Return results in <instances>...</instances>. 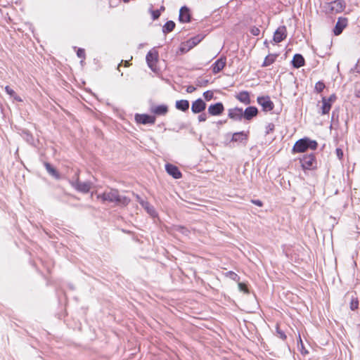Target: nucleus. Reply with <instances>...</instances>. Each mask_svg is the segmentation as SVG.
<instances>
[{
	"mask_svg": "<svg viewBox=\"0 0 360 360\" xmlns=\"http://www.w3.org/2000/svg\"><path fill=\"white\" fill-rule=\"evenodd\" d=\"M97 198L102 202L115 203L118 206H127L130 202V199L124 195H120L117 189L108 188L101 194L97 195Z\"/></svg>",
	"mask_w": 360,
	"mask_h": 360,
	"instance_id": "f257e3e1",
	"label": "nucleus"
},
{
	"mask_svg": "<svg viewBox=\"0 0 360 360\" xmlns=\"http://www.w3.org/2000/svg\"><path fill=\"white\" fill-rule=\"evenodd\" d=\"M317 146L318 143L316 141L311 140L308 138H303L296 141L292 150L295 153H303L308 148L315 150Z\"/></svg>",
	"mask_w": 360,
	"mask_h": 360,
	"instance_id": "f03ea898",
	"label": "nucleus"
},
{
	"mask_svg": "<svg viewBox=\"0 0 360 360\" xmlns=\"http://www.w3.org/2000/svg\"><path fill=\"white\" fill-rule=\"evenodd\" d=\"M70 183L75 189L83 193H89L92 186V183L91 181H88L85 182H81L79 181L78 171L76 172L75 178H73L70 181Z\"/></svg>",
	"mask_w": 360,
	"mask_h": 360,
	"instance_id": "7ed1b4c3",
	"label": "nucleus"
},
{
	"mask_svg": "<svg viewBox=\"0 0 360 360\" xmlns=\"http://www.w3.org/2000/svg\"><path fill=\"white\" fill-rule=\"evenodd\" d=\"M302 167L304 169H311L316 167V162L313 153L305 155L300 159Z\"/></svg>",
	"mask_w": 360,
	"mask_h": 360,
	"instance_id": "20e7f679",
	"label": "nucleus"
},
{
	"mask_svg": "<svg viewBox=\"0 0 360 360\" xmlns=\"http://www.w3.org/2000/svg\"><path fill=\"white\" fill-rule=\"evenodd\" d=\"M257 101L262 107V110L264 112L271 111L274 108V104L269 96H258Z\"/></svg>",
	"mask_w": 360,
	"mask_h": 360,
	"instance_id": "39448f33",
	"label": "nucleus"
},
{
	"mask_svg": "<svg viewBox=\"0 0 360 360\" xmlns=\"http://www.w3.org/2000/svg\"><path fill=\"white\" fill-rule=\"evenodd\" d=\"M146 60L148 67L153 71H155L156 69L157 62L158 60V52L154 50L148 51L146 55Z\"/></svg>",
	"mask_w": 360,
	"mask_h": 360,
	"instance_id": "423d86ee",
	"label": "nucleus"
},
{
	"mask_svg": "<svg viewBox=\"0 0 360 360\" xmlns=\"http://www.w3.org/2000/svg\"><path fill=\"white\" fill-rule=\"evenodd\" d=\"M135 121L142 124H153L155 122V117L148 114H136Z\"/></svg>",
	"mask_w": 360,
	"mask_h": 360,
	"instance_id": "0eeeda50",
	"label": "nucleus"
},
{
	"mask_svg": "<svg viewBox=\"0 0 360 360\" xmlns=\"http://www.w3.org/2000/svg\"><path fill=\"white\" fill-rule=\"evenodd\" d=\"M345 7V4L342 1L336 0L332 1L328 4L327 9L329 10L331 13H340L342 12Z\"/></svg>",
	"mask_w": 360,
	"mask_h": 360,
	"instance_id": "6e6552de",
	"label": "nucleus"
},
{
	"mask_svg": "<svg viewBox=\"0 0 360 360\" xmlns=\"http://www.w3.org/2000/svg\"><path fill=\"white\" fill-rule=\"evenodd\" d=\"M287 37V30L285 26H280L274 34L273 40L276 43H280Z\"/></svg>",
	"mask_w": 360,
	"mask_h": 360,
	"instance_id": "1a4fd4ad",
	"label": "nucleus"
},
{
	"mask_svg": "<svg viewBox=\"0 0 360 360\" xmlns=\"http://www.w3.org/2000/svg\"><path fill=\"white\" fill-rule=\"evenodd\" d=\"M243 108L236 107L229 110L228 117L235 121H241L243 118Z\"/></svg>",
	"mask_w": 360,
	"mask_h": 360,
	"instance_id": "9d476101",
	"label": "nucleus"
},
{
	"mask_svg": "<svg viewBox=\"0 0 360 360\" xmlns=\"http://www.w3.org/2000/svg\"><path fill=\"white\" fill-rule=\"evenodd\" d=\"M202 38L203 37L200 35H197L195 37L191 38L190 39L186 41V44H184V46L186 47L181 48V51L185 52L190 50L191 49L198 44L201 41Z\"/></svg>",
	"mask_w": 360,
	"mask_h": 360,
	"instance_id": "9b49d317",
	"label": "nucleus"
},
{
	"mask_svg": "<svg viewBox=\"0 0 360 360\" xmlns=\"http://www.w3.org/2000/svg\"><path fill=\"white\" fill-rule=\"evenodd\" d=\"M224 110V107L223 103L221 102L210 105L208 108V113L212 116L220 115Z\"/></svg>",
	"mask_w": 360,
	"mask_h": 360,
	"instance_id": "f8f14e48",
	"label": "nucleus"
},
{
	"mask_svg": "<svg viewBox=\"0 0 360 360\" xmlns=\"http://www.w3.org/2000/svg\"><path fill=\"white\" fill-rule=\"evenodd\" d=\"M165 170L170 176H172L173 178L176 179H180L182 176L181 172L179 169V168L172 164H166Z\"/></svg>",
	"mask_w": 360,
	"mask_h": 360,
	"instance_id": "ddd939ff",
	"label": "nucleus"
},
{
	"mask_svg": "<svg viewBox=\"0 0 360 360\" xmlns=\"http://www.w3.org/2000/svg\"><path fill=\"white\" fill-rule=\"evenodd\" d=\"M347 25V19L346 18H339L333 29V33L335 36L340 35L343 30Z\"/></svg>",
	"mask_w": 360,
	"mask_h": 360,
	"instance_id": "4468645a",
	"label": "nucleus"
},
{
	"mask_svg": "<svg viewBox=\"0 0 360 360\" xmlns=\"http://www.w3.org/2000/svg\"><path fill=\"white\" fill-rule=\"evenodd\" d=\"M206 108V103L202 98H198L193 102L191 105V111L195 113H200Z\"/></svg>",
	"mask_w": 360,
	"mask_h": 360,
	"instance_id": "2eb2a0df",
	"label": "nucleus"
},
{
	"mask_svg": "<svg viewBox=\"0 0 360 360\" xmlns=\"http://www.w3.org/2000/svg\"><path fill=\"white\" fill-rule=\"evenodd\" d=\"M258 114V109L255 106H249L243 110V118L246 120H251Z\"/></svg>",
	"mask_w": 360,
	"mask_h": 360,
	"instance_id": "dca6fc26",
	"label": "nucleus"
},
{
	"mask_svg": "<svg viewBox=\"0 0 360 360\" xmlns=\"http://www.w3.org/2000/svg\"><path fill=\"white\" fill-rule=\"evenodd\" d=\"M226 57H221L217 60L212 66V72L217 74L226 65Z\"/></svg>",
	"mask_w": 360,
	"mask_h": 360,
	"instance_id": "f3484780",
	"label": "nucleus"
},
{
	"mask_svg": "<svg viewBox=\"0 0 360 360\" xmlns=\"http://www.w3.org/2000/svg\"><path fill=\"white\" fill-rule=\"evenodd\" d=\"M179 20L181 22H189L191 21L190 11L186 6H182L180 8Z\"/></svg>",
	"mask_w": 360,
	"mask_h": 360,
	"instance_id": "a211bd4d",
	"label": "nucleus"
},
{
	"mask_svg": "<svg viewBox=\"0 0 360 360\" xmlns=\"http://www.w3.org/2000/svg\"><path fill=\"white\" fill-rule=\"evenodd\" d=\"M236 98L242 103L245 105H249L251 103V99L250 96V93L247 91H242L239 92Z\"/></svg>",
	"mask_w": 360,
	"mask_h": 360,
	"instance_id": "6ab92c4d",
	"label": "nucleus"
},
{
	"mask_svg": "<svg viewBox=\"0 0 360 360\" xmlns=\"http://www.w3.org/2000/svg\"><path fill=\"white\" fill-rule=\"evenodd\" d=\"M150 112L156 115H165L168 112V107L166 105H160L152 107Z\"/></svg>",
	"mask_w": 360,
	"mask_h": 360,
	"instance_id": "aec40b11",
	"label": "nucleus"
},
{
	"mask_svg": "<svg viewBox=\"0 0 360 360\" xmlns=\"http://www.w3.org/2000/svg\"><path fill=\"white\" fill-rule=\"evenodd\" d=\"M140 205L146 210V211L153 217L157 216V212L153 205L146 200L140 201Z\"/></svg>",
	"mask_w": 360,
	"mask_h": 360,
	"instance_id": "412c9836",
	"label": "nucleus"
},
{
	"mask_svg": "<svg viewBox=\"0 0 360 360\" xmlns=\"http://www.w3.org/2000/svg\"><path fill=\"white\" fill-rule=\"evenodd\" d=\"M248 139V133L242 131L233 133L231 138V141L242 143L243 141Z\"/></svg>",
	"mask_w": 360,
	"mask_h": 360,
	"instance_id": "4be33fe9",
	"label": "nucleus"
},
{
	"mask_svg": "<svg viewBox=\"0 0 360 360\" xmlns=\"http://www.w3.org/2000/svg\"><path fill=\"white\" fill-rule=\"evenodd\" d=\"M292 63L294 68H300L304 65V58L301 54L296 53L293 56Z\"/></svg>",
	"mask_w": 360,
	"mask_h": 360,
	"instance_id": "5701e85b",
	"label": "nucleus"
},
{
	"mask_svg": "<svg viewBox=\"0 0 360 360\" xmlns=\"http://www.w3.org/2000/svg\"><path fill=\"white\" fill-rule=\"evenodd\" d=\"M44 167L47 172L54 177L56 179H60V175L59 172L49 162H44Z\"/></svg>",
	"mask_w": 360,
	"mask_h": 360,
	"instance_id": "b1692460",
	"label": "nucleus"
},
{
	"mask_svg": "<svg viewBox=\"0 0 360 360\" xmlns=\"http://www.w3.org/2000/svg\"><path fill=\"white\" fill-rule=\"evenodd\" d=\"M175 107L176 109L186 112L189 108V102L188 100H179L176 101L175 103Z\"/></svg>",
	"mask_w": 360,
	"mask_h": 360,
	"instance_id": "393cba45",
	"label": "nucleus"
},
{
	"mask_svg": "<svg viewBox=\"0 0 360 360\" xmlns=\"http://www.w3.org/2000/svg\"><path fill=\"white\" fill-rule=\"evenodd\" d=\"M278 57L277 54H269L266 56L264 58V60L262 63V67H267L274 63V62L276 60V58Z\"/></svg>",
	"mask_w": 360,
	"mask_h": 360,
	"instance_id": "a878e982",
	"label": "nucleus"
},
{
	"mask_svg": "<svg viewBox=\"0 0 360 360\" xmlns=\"http://www.w3.org/2000/svg\"><path fill=\"white\" fill-rule=\"evenodd\" d=\"M322 108H321V114L326 115L329 112L331 108L332 104L330 102H327L326 98H322Z\"/></svg>",
	"mask_w": 360,
	"mask_h": 360,
	"instance_id": "bb28decb",
	"label": "nucleus"
},
{
	"mask_svg": "<svg viewBox=\"0 0 360 360\" xmlns=\"http://www.w3.org/2000/svg\"><path fill=\"white\" fill-rule=\"evenodd\" d=\"M175 27V23L172 20L167 21L162 27V32L165 34L171 32Z\"/></svg>",
	"mask_w": 360,
	"mask_h": 360,
	"instance_id": "cd10ccee",
	"label": "nucleus"
},
{
	"mask_svg": "<svg viewBox=\"0 0 360 360\" xmlns=\"http://www.w3.org/2000/svg\"><path fill=\"white\" fill-rule=\"evenodd\" d=\"M173 230L174 231L179 232L184 236H188L190 233V231L186 227L180 225L174 226Z\"/></svg>",
	"mask_w": 360,
	"mask_h": 360,
	"instance_id": "c85d7f7f",
	"label": "nucleus"
},
{
	"mask_svg": "<svg viewBox=\"0 0 360 360\" xmlns=\"http://www.w3.org/2000/svg\"><path fill=\"white\" fill-rule=\"evenodd\" d=\"M196 86L200 87H204L206 86L208 83L209 80L207 79L203 78V77H198L195 82Z\"/></svg>",
	"mask_w": 360,
	"mask_h": 360,
	"instance_id": "c756f323",
	"label": "nucleus"
},
{
	"mask_svg": "<svg viewBox=\"0 0 360 360\" xmlns=\"http://www.w3.org/2000/svg\"><path fill=\"white\" fill-rule=\"evenodd\" d=\"M358 307L359 301L357 297H352L349 304L350 309L354 311L358 309Z\"/></svg>",
	"mask_w": 360,
	"mask_h": 360,
	"instance_id": "7c9ffc66",
	"label": "nucleus"
},
{
	"mask_svg": "<svg viewBox=\"0 0 360 360\" xmlns=\"http://www.w3.org/2000/svg\"><path fill=\"white\" fill-rule=\"evenodd\" d=\"M5 91L8 95H10L12 97H14V98L16 99L17 101H21V99L16 96L15 92L10 86H6L5 87Z\"/></svg>",
	"mask_w": 360,
	"mask_h": 360,
	"instance_id": "2f4dec72",
	"label": "nucleus"
},
{
	"mask_svg": "<svg viewBox=\"0 0 360 360\" xmlns=\"http://www.w3.org/2000/svg\"><path fill=\"white\" fill-rule=\"evenodd\" d=\"M225 276L226 277L230 278L231 279H232L233 281H238L239 279H240V278L238 276V274H236L235 272L232 271H227L225 274Z\"/></svg>",
	"mask_w": 360,
	"mask_h": 360,
	"instance_id": "473e14b6",
	"label": "nucleus"
},
{
	"mask_svg": "<svg viewBox=\"0 0 360 360\" xmlns=\"http://www.w3.org/2000/svg\"><path fill=\"white\" fill-rule=\"evenodd\" d=\"M325 88V84L323 82H318L316 83L315 84V90L318 92V93H320Z\"/></svg>",
	"mask_w": 360,
	"mask_h": 360,
	"instance_id": "72a5a7b5",
	"label": "nucleus"
},
{
	"mask_svg": "<svg viewBox=\"0 0 360 360\" xmlns=\"http://www.w3.org/2000/svg\"><path fill=\"white\" fill-rule=\"evenodd\" d=\"M150 13H151V15H152V18L153 20H157L158 18H159L160 15V11L157 9V10H150Z\"/></svg>",
	"mask_w": 360,
	"mask_h": 360,
	"instance_id": "f704fd0d",
	"label": "nucleus"
},
{
	"mask_svg": "<svg viewBox=\"0 0 360 360\" xmlns=\"http://www.w3.org/2000/svg\"><path fill=\"white\" fill-rule=\"evenodd\" d=\"M213 92L211 91H206L203 93V96L206 101H210L213 98Z\"/></svg>",
	"mask_w": 360,
	"mask_h": 360,
	"instance_id": "c9c22d12",
	"label": "nucleus"
},
{
	"mask_svg": "<svg viewBox=\"0 0 360 360\" xmlns=\"http://www.w3.org/2000/svg\"><path fill=\"white\" fill-rule=\"evenodd\" d=\"M274 128H275V125L273 123H269L266 126V131H265L266 134H269V133L274 131Z\"/></svg>",
	"mask_w": 360,
	"mask_h": 360,
	"instance_id": "e433bc0d",
	"label": "nucleus"
},
{
	"mask_svg": "<svg viewBox=\"0 0 360 360\" xmlns=\"http://www.w3.org/2000/svg\"><path fill=\"white\" fill-rule=\"evenodd\" d=\"M77 56L79 58H82V59H85V51L84 49H78L77 51Z\"/></svg>",
	"mask_w": 360,
	"mask_h": 360,
	"instance_id": "4c0bfd02",
	"label": "nucleus"
},
{
	"mask_svg": "<svg viewBox=\"0 0 360 360\" xmlns=\"http://www.w3.org/2000/svg\"><path fill=\"white\" fill-rule=\"evenodd\" d=\"M276 333L278 335V337L282 339V340H285L286 339V335L285 334V333L281 330L278 327H276Z\"/></svg>",
	"mask_w": 360,
	"mask_h": 360,
	"instance_id": "58836bf2",
	"label": "nucleus"
},
{
	"mask_svg": "<svg viewBox=\"0 0 360 360\" xmlns=\"http://www.w3.org/2000/svg\"><path fill=\"white\" fill-rule=\"evenodd\" d=\"M250 32L253 36H258L260 34V30L257 27H251Z\"/></svg>",
	"mask_w": 360,
	"mask_h": 360,
	"instance_id": "ea45409f",
	"label": "nucleus"
},
{
	"mask_svg": "<svg viewBox=\"0 0 360 360\" xmlns=\"http://www.w3.org/2000/svg\"><path fill=\"white\" fill-rule=\"evenodd\" d=\"M351 72L360 73V60H359L356 65L352 69H351Z\"/></svg>",
	"mask_w": 360,
	"mask_h": 360,
	"instance_id": "a19ab883",
	"label": "nucleus"
},
{
	"mask_svg": "<svg viewBox=\"0 0 360 360\" xmlns=\"http://www.w3.org/2000/svg\"><path fill=\"white\" fill-rule=\"evenodd\" d=\"M327 102H330L331 104L336 100L335 94L330 95L328 98H326Z\"/></svg>",
	"mask_w": 360,
	"mask_h": 360,
	"instance_id": "79ce46f5",
	"label": "nucleus"
},
{
	"mask_svg": "<svg viewBox=\"0 0 360 360\" xmlns=\"http://www.w3.org/2000/svg\"><path fill=\"white\" fill-rule=\"evenodd\" d=\"M207 120V116L205 113H202L198 116L199 122H205Z\"/></svg>",
	"mask_w": 360,
	"mask_h": 360,
	"instance_id": "37998d69",
	"label": "nucleus"
},
{
	"mask_svg": "<svg viewBox=\"0 0 360 360\" xmlns=\"http://www.w3.org/2000/svg\"><path fill=\"white\" fill-rule=\"evenodd\" d=\"M238 286H239V289L242 291H244V292H248V290H247V287L245 286V285H244L243 283H239L238 284Z\"/></svg>",
	"mask_w": 360,
	"mask_h": 360,
	"instance_id": "c03bdc74",
	"label": "nucleus"
},
{
	"mask_svg": "<svg viewBox=\"0 0 360 360\" xmlns=\"http://www.w3.org/2000/svg\"><path fill=\"white\" fill-rule=\"evenodd\" d=\"M252 202L253 204H255V205H256L259 206V207H261V206H262V205H263V204H262V202L261 200H252Z\"/></svg>",
	"mask_w": 360,
	"mask_h": 360,
	"instance_id": "a18cd8bd",
	"label": "nucleus"
},
{
	"mask_svg": "<svg viewBox=\"0 0 360 360\" xmlns=\"http://www.w3.org/2000/svg\"><path fill=\"white\" fill-rule=\"evenodd\" d=\"M195 90V88L193 86H189L187 87L186 91L188 93H192Z\"/></svg>",
	"mask_w": 360,
	"mask_h": 360,
	"instance_id": "49530a36",
	"label": "nucleus"
},
{
	"mask_svg": "<svg viewBox=\"0 0 360 360\" xmlns=\"http://www.w3.org/2000/svg\"><path fill=\"white\" fill-rule=\"evenodd\" d=\"M336 152H337V155H338V157H339V158L340 159V158H341V157L342 156V150H341V149H340V148H337V149H336Z\"/></svg>",
	"mask_w": 360,
	"mask_h": 360,
	"instance_id": "de8ad7c7",
	"label": "nucleus"
},
{
	"mask_svg": "<svg viewBox=\"0 0 360 360\" xmlns=\"http://www.w3.org/2000/svg\"><path fill=\"white\" fill-rule=\"evenodd\" d=\"M297 345H298V346L300 345L301 347L303 348V342H302V340L301 339L300 335H299V340H298Z\"/></svg>",
	"mask_w": 360,
	"mask_h": 360,
	"instance_id": "09e8293b",
	"label": "nucleus"
},
{
	"mask_svg": "<svg viewBox=\"0 0 360 360\" xmlns=\"http://www.w3.org/2000/svg\"><path fill=\"white\" fill-rule=\"evenodd\" d=\"M136 198L137 200V201L140 203V201L141 200H144L143 199H142L139 195H136Z\"/></svg>",
	"mask_w": 360,
	"mask_h": 360,
	"instance_id": "8fccbe9b",
	"label": "nucleus"
},
{
	"mask_svg": "<svg viewBox=\"0 0 360 360\" xmlns=\"http://www.w3.org/2000/svg\"><path fill=\"white\" fill-rule=\"evenodd\" d=\"M335 115L337 116V117H338V114H336V112L333 111L332 112V120H334Z\"/></svg>",
	"mask_w": 360,
	"mask_h": 360,
	"instance_id": "3c124183",
	"label": "nucleus"
},
{
	"mask_svg": "<svg viewBox=\"0 0 360 360\" xmlns=\"http://www.w3.org/2000/svg\"><path fill=\"white\" fill-rule=\"evenodd\" d=\"M164 10H165V7L164 6H161L160 11H164Z\"/></svg>",
	"mask_w": 360,
	"mask_h": 360,
	"instance_id": "603ef678",
	"label": "nucleus"
},
{
	"mask_svg": "<svg viewBox=\"0 0 360 360\" xmlns=\"http://www.w3.org/2000/svg\"><path fill=\"white\" fill-rule=\"evenodd\" d=\"M125 65H126V66H128V65H129V62H128V61H125Z\"/></svg>",
	"mask_w": 360,
	"mask_h": 360,
	"instance_id": "864d4df0",
	"label": "nucleus"
},
{
	"mask_svg": "<svg viewBox=\"0 0 360 360\" xmlns=\"http://www.w3.org/2000/svg\"><path fill=\"white\" fill-rule=\"evenodd\" d=\"M268 44L267 41H264V45H266Z\"/></svg>",
	"mask_w": 360,
	"mask_h": 360,
	"instance_id": "5fc2aeb1",
	"label": "nucleus"
},
{
	"mask_svg": "<svg viewBox=\"0 0 360 360\" xmlns=\"http://www.w3.org/2000/svg\"><path fill=\"white\" fill-rule=\"evenodd\" d=\"M120 64L117 66V70H120Z\"/></svg>",
	"mask_w": 360,
	"mask_h": 360,
	"instance_id": "6e6d98bb",
	"label": "nucleus"
},
{
	"mask_svg": "<svg viewBox=\"0 0 360 360\" xmlns=\"http://www.w3.org/2000/svg\"><path fill=\"white\" fill-rule=\"evenodd\" d=\"M124 2H128L129 0H123Z\"/></svg>",
	"mask_w": 360,
	"mask_h": 360,
	"instance_id": "4d7b16f0",
	"label": "nucleus"
}]
</instances>
